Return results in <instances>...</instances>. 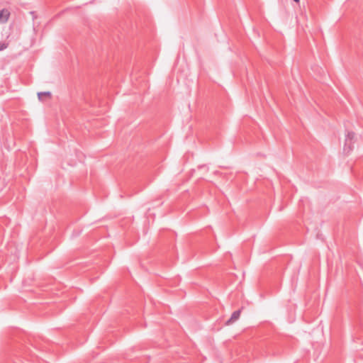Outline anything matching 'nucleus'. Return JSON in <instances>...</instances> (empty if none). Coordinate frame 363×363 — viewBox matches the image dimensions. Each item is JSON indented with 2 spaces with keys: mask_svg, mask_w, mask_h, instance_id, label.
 <instances>
[{
  "mask_svg": "<svg viewBox=\"0 0 363 363\" xmlns=\"http://www.w3.org/2000/svg\"><path fill=\"white\" fill-rule=\"evenodd\" d=\"M354 133L353 132H348L346 138L345 143L343 148V151L345 153H349L352 150V140L354 139Z\"/></svg>",
  "mask_w": 363,
  "mask_h": 363,
  "instance_id": "nucleus-1",
  "label": "nucleus"
},
{
  "mask_svg": "<svg viewBox=\"0 0 363 363\" xmlns=\"http://www.w3.org/2000/svg\"><path fill=\"white\" fill-rule=\"evenodd\" d=\"M10 16V12L8 9H4L0 11V23H4L8 21Z\"/></svg>",
  "mask_w": 363,
  "mask_h": 363,
  "instance_id": "nucleus-2",
  "label": "nucleus"
},
{
  "mask_svg": "<svg viewBox=\"0 0 363 363\" xmlns=\"http://www.w3.org/2000/svg\"><path fill=\"white\" fill-rule=\"evenodd\" d=\"M240 315V310L234 311L232 313L231 317L227 320L226 325H230V324L234 323L235 321H236L239 318Z\"/></svg>",
  "mask_w": 363,
  "mask_h": 363,
  "instance_id": "nucleus-3",
  "label": "nucleus"
},
{
  "mask_svg": "<svg viewBox=\"0 0 363 363\" xmlns=\"http://www.w3.org/2000/svg\"><path fill=\"white\" fill-rule=\"evenodd\" d=\"M43 96H48V97H51V93L50 91H43V92H39L38 94V97L39 99V100L40 101H43Z\"/></svg>",
  "mask_w": 363,
  "mask_h": 363,
  "instance_id": "nucleus-4",
  "label": "nucleus"
},
{
  "mask_svg": "<svg viewBox=\"0 0 363 363\" xmlns=\"http://www.w3.org/2000/svg\"><path fill=\"white\" fill-rule=\"evenodd\" d=\"M8 45H9L8 43L0 42V51L4 50V49L7 48Z\"/></svg>",
  "mask_w": 363,
  "mask_h": 363,
  "instance_id": "nucleus-5",
  "label": "nucleus"
},
{
  "mask_svg": "<svg viewBox=\"0 0 363 363\" xmlns=\"http://www.w3.org/2000/svg\"><path fill=\"white\" fill-rule=\"evenodd\" d=\"M30 14H32V15L33 16V18H35V16H34L35 12H34V11H30Z\"/></svg>",
  "mask_w": 363,
  "mask_h": 363,
  "instance_id": "nucleus-6",
  "label": "nucleus"
},
{
  "mask_svg": "<svg viewBox=\"0 0 363 363\" xmlns=\"http://www.w3.org/2000/svg\"><path fill=\"white\" fill-rule=\"evenodd\" d=\"M295 2H299L300 0H294Z\"/></svg>",
  "mask_w": 363,
  "mask_h": 363,
  "instance_id": "nucleus-7",
  "label": "nucleus"
}]
</instances>
